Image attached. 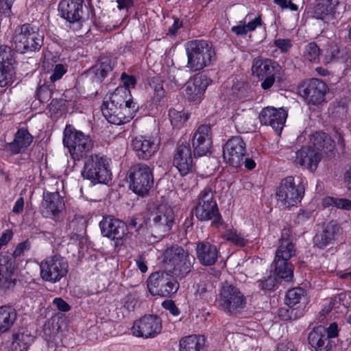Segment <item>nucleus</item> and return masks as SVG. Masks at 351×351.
<instances>
[{
    "mask_svg": "<svg viewBox=\"0 0 351 351\" xmlns=\"http://www.w3.org/2000/svg\"><path fill=\"white\" fill-rule=\"evenodd\" d=\"M14 64L10 47L0 45V86L4 87L14 81Z\"/></svg>",
    "mask_w": 351,
    "mask_h": 351,
    "instance_id": "18",
    "label": "nucleus"
},
{
    "mask_svg": "<svg viewBox=\"0 0 351 351\" xmlns=\"http://www.w3.org/2000/svg\"><path fill=\"white\" fill-rule=\"evenodd\" d=\"M23 206H24L23 198L20 197L16 201V202L13 206L12 211L16 214L20 213L23 211Z\"/></svg>",
    "mask_w": 351,
    "mask_h": 351,
    "instance_id": "60",
    "label": "nucleus"
},
{
    "mask_svg": "<svg viewBox=\"0 0 351 351\" xmlns=\"http://www.w3.org/2000/svg\"><path fill=\"white\" fill-rule=\"evenodd\" d=\"M214 195L211 189L206 188L199 194V200L196 205L195 214L201 221L214 219L215 224L221 223L217 204L214 200Z\"/></svg>",
    "mask_w": 351,
    "mask_h": 351,
    "instance_id": "11",
    "label": "nucleus"
},
{
    "mask_svg": "<svg viewBox=\"0 0 351 351\" xmlns=\"http://www.w3.org/2000/svg\"><path fill=\"white\" fill-rule=\"evenodd\" d=\"M14 267L12 262L7 256L0 257V286L3 289H9L14 284L12 278Z\"/></svg>",
    "mask_w": 351,
    "mask_h": 351,
    "instance_id": "31",
    "label": "nucleus"
},
{
    "mask_svg": "<svg viewBox=\"0 0 351 351\" xmlns=\"http://www.w3.org/2000/svg\"><path fill=\"white\" fill-rule=\"evenodd\" d=\"M162 329L160 318L154 315H144L136 320L131 328L133 335L144 339L154 338Z\"/></svg>",
    "mask_w": 351,
    "mask_h": 351,
    "instance_id": "15",
    "label": "nucleus"
},
{
    "mask_svg": "<svg viewBox=\"0 0 351 351\" xmlns=\"http://www.w3.org/2000/svg\"><path fill=\"white\" fill-rule=\"evenodd\" d=\"M232 30L237 35H244L249 32L245 23H244L243 24H239L237 26L232 27Z\"/></svg>",
    "mask_w": 351,
    "mask_h": 351,
    "instance_id": "57",
    "label": "nucleus"
},
{
    "mask_svg": "<svg viewBox=\"0 0 351 351\" xmlns=\"http://www.w3.org/2000/svg\"><path fill=\"white\" fill-rule=\"evenodd\" d=\"M274 1L282 9L289 8L292 11H296L298 9V5L291 3L290 0H274Z\"/></svg>",
    "mask_w": 351,
    "mask_h": 351,
    "instance_id": "52",
    "label": "nucleus"
},
{
    "mask_svg": "<svg viewBox=\"0 0 351 351\" xmlns=\"http://www.w3.org/2000/svg\"><path fill=\"white\" fill-rule=\"evenodd\" d=\"M278 279L275 275L270 274L267 278L258 282V287L263 290L271 291L275 288Z\"/></svg>",
    "mask_w": 351,
    "mask_h": 351,
    "instance_id": "49",
    "label": "nucleus"
},
{
    "mask_svg": "<svg viewBox=\"0 0 351 351\" xmlns=\"http://www.w3.org/2000/svg\"><path fill=\"white\" fill-rule=\"evenodd\" d=\"M304 186L301 182H295L293 176L283 178L276 189V196L278 204L284 208L296 206L304 195Z\"/></svg>",
    "mask_w": 351,
    "mask_h": 351,
    "instance_id": "6",
    "label": "nucleus"
},
{
    "mask_svg": "<svg viewBox=\"0 0 351 351\" xmlns=\"http://www.w3.org/2000/svg\"><path fill=\"white\" fill-rule=\"evenodd\" d=\"M232 119L235 123L236 127L241 129L250 123L251 121V118L245 110H241L240 112H236L232 115Z\"/></svg>",
    "mask_w": 351,
    "mask_h": 351,
    "instance_id": "47",
    "label": "nucleus"
},
{
    "mask_svg": "<svg viewBox=\"0 0 351 351\" xmlns=\"http://www.w3.org/2000/svg\"><path fill=\"white\" fill-rule=\"evenodd\" d=\"M328 88L327 85L318 79H311L299 86L298 92L308 104L319 105L325 101Z\"/></svg>",
    "mask_w": 351,
    "mask_h": 351,
    "instance_id": "16",
    "label": "nucleus"
},
{
    "mask_svg": "<svg viewBox=\"0 0 351 351\" xmlns=\"http://www.w3.org/2000/svg\"><path fill=\"white\" fill-rule=\"evenodd\" d=\"M217 302L223 311L235 314L245 307L246 299L239 288L224 282L220 288Z\"/></svg>",
    "mask_w": 351,
    "mask_h": 351,
    "instance_id": "7",
    "label": "nucleus"
},
{
    "mask_svg": "<svg viewBox=\"0 0 351 351\" xmlns=\"http://www.w3.org/2000/svg\"><path fill=\"white\" fill-rule=\"evenodd\" d=\"M81 173L84 178L95 184L107 182L111 176L108 159L98 155L90 156L85 160Z\"/></svg>",
    "mask_w": 351,
    "mask_h": 351,
    "instance_id": "8",
    "label": "nucleus"
},
{
    "mask_svg": "<svg viewBox=\"0 0 351 351\" xmlns=\"http://www.w3.org/2000/svg\"><path fill=\"white\" fill-rule=\"evenodd\" d=\"M17 317L16 310L10 306L0 307V334L9 330Z\"/></svg>",
    "mask_w": 351,
    "mask_h": 351,
    "instance_id": "35",
    "label": "nucleus"
},
{
    "mask_svg": "<svg viewBox=\"0 0 351 351\" xmlns=\"http://www.w3.org/2000/svg\"><path fill=\"white\" fill-rule=\"evenodd\" d=\"M83 8L82 0H62L58 5V11L62 18L69 23H75L82 18Z\"/></svg>",
    "mask_w": 351,
    "mask_h": 351,
    "instance_id": "25",
    "label": "nucleus"
},
{
    "mask_svg": "<svg viewBox=\"0 0 351 351\" xmlns=\"http://www.w3.org/2000/svg\"><path fill=\"white\" fill-rule=\"evenodd\" d=\"M30 247V243L29 241H26L25 242L19 243L15 250H14V254L16 256H19L21 254H22L24 251L29 250Z\"/></svg>",
    "mask_w": 351,
    "mask_h": 351,
    "instance_id": "56",
    "label": "nucleus"
},
{
    "mask_svg": "<svg viewBox=\"0 0 351 351\" xmlns=\"http://www.w3.org/2000/svg\"><path fill=\"white\" fill-rule=\"evenodd\" d=\"M130 189L139 195L147 194L154 183L152 171L144 164L136 165L130 169Z\"/></svg>",
    "mask_w": 351,
    "mask_h": 351,
    "instance_id": "12",
    "label": "nucleus"
},
{
    "mask_svg": "<svg viewBox=\"0 0 351 351\" xmlns=\"http://www.w3.org/2000/svg\"><path fill=\"white\" fill-rule=\"evenodd\" d=\"M160 139L156 136H138L132 141V146L140 159L147 160L159 149Z\"/></svg>",
    "mask_w": 351,
    "mask_h": 351,
    "instance_id": "19",
    "label": "nucleus"
},
{
    "mask_svg": "<svg viewBox=\"0 0 351 351\" xmlns=\"http://www.w3.org/2000/svg\"><path fill=\"white\" fill-rule=\"evenodd\" d=\"M136 264L142 273H145L147 271V262L145 256H139L136 259Z\"/></svg>",
    "mask_w": 351,
    "mask_h": 351,
    "instance_id": "55",
    "label": "nucleus"
},
{
    "mask_svg": "<svg viewBox=\"0 0 351 351\" xmlns=\"http://www.w3.org/2000/svg\"><path fill=\"white\" fill-rule=\"evenodd\" d=\"M279 65L274 61L258 57L254 59L252 65L253 75L263 80L261 87L264 90L269 89L275 82V76L278 71Z\"/></svg>",
    "mask_w": 351,
    "mask_h": 351,
    "instance_id": "13",
    "label": "nucleus"
},
{
    "mask_svg": "<svg viewBox=\"0 0 351 351\" xmlns=\"http://www.w3.org/2000/svg\"><path fill=\"white\" fill-rule=\"evenodd\" d=\"M326 330L322 327H317L308 335V341L316 351H328V339L325 335Z\"/></svg>",
    "mask_w": 351,
    "mask_h": 351,
    "instance_id": "34",
    "label": "nucleus"
},
{
    "mask_svg": "<svg viewBox=\"0 0 351 351\" xmlns=\"http://www.w3.org/2000/svg\"><path fill=\"white\" fill-rule=\"evenodd\" d=\"M174 215L171 208L166 206H160L158 210L152 214V221L156 226L161 227L163 232H168L173 222Z\"/></svg>",
    "mask_w": 351,
    "mask_h": 351,
    "instance_id": "30",
    "label": "nucleus"
},
{
    "mask_svg": "<svg viewBox=\"0 0 351 351\" xmlns=\"http://www.w3.org/2000/svg\"><path fill=\"white\" fill-rule=\"evenodd\" d=\"M211 129L209 125H202L195 132L192 145L195 154L198 156H205L212 147Z\"/></svg>",
    "mask_w": 351,
    "mask_h": 351,
    "instance_id": "23",
    "label": "nucleus"
},
{
    "mask_svg": "<svg viewBox=\"0 0 351 351\" xmlns=\"http://www.w3.org/2000/svg\"><path fill=\"white\" fill-rule=\"evenodd\" d=\"M99 226L103 236L111 239H123L126 234L125 223L110 216L104 217Z\"/></svg>",
    "mask_w": 351,
    "mask_h": 351,
    "instance_id": "24",
    "label": "nucleus"
},
{
    "mask_svg": "<svg viewBox=\"0 0 351 351\" xmlns=\"http://www.w3.org/2000/svg\"><path fill=\"white\" fill-rule=\"evenodd\" d=\"M278 351H296L294 345L292 343H281L278 348Z\"/></svg>",
    "mask_w": 351,
    "mask_h": 351,
    "instance_id": "61",
    "label": "nucleus"
},
{
    "mask_svg": "<svg viewBox=\"0 0 351 351\" xmlns=\"http://www.w3.org/2000/svg\"><path fill=\"white\" fill-rule=\"evenodd\" d=\"M327 333V338H333L337 336L338 330L337 325L335 323L331 324L326 331Z\"/></svg>",
    "mask_w": 351,
    "mask_h": 351,
    "instance_id": "59",
    "label": "nucleus"
},
{
    "mask_svg": "<svg viewBox=\"0 0 351 351\" xmlns=\"http://www.w3.org/2000/svg\"><path fill=\"white\" fill-rule=\"evenodd\" d=\"M32 341L33 337L27 332H18L13 335V341L10 347V351H27Z\"/></svg>",
    "mask_w": 351,
    "mask_h": 351,
    "instance_id": "39",
    "label": "nucleus"
},
{
    "mask_svg": "<svg viewBox=\"0 0 351 351\" xmlns=\"http://www.w3.org/2000/svg\"><path fill=\"white\" fill-rule=\"evenodd\" d=\"M322 203L325 207L334 206L337 208L347 210L351 208V201L344 198L326 197L323 199Z\"/></svg>",
    "mask_w": 351,
    "mask_h": 351,
    "instance_id": "42",
    "label": "nucleus"
},
{
    "mask_svg": "<svg viewBox=\"0 0 351 351\" xmlns=\"http://www.w3.org/2000/svg\"><path fill=\"white\" fill-rule=\"evenodd\" d=\"M186 67L191 71H199L209 66L216 58L213 45L208 41L192 40L185 45Z\"/></svg>",
    "mask_w": 351,
    "mask_h": 351,
    "instance_id": "2",
    "label": "nucleus"
},
{
    "mask_svg": "<svg viewBox=\"0 0 351 351\" xmlns=\"http://www.w3.org/2000/svg\"><path fill=\"white\" fill-rule=\"evenodd\" d=\"M322 158L321 152L311 145L303 146L295 152L294 162L311 171L317 169Z\"/></svg>",
    "mask_w": 351,
    "mask_h": 351,
    "instance_id": "22",
    "label": "nucleus"
},
{
    "mask_svg": "<svg viewBox=\"0 0 351 351\" xmlns=\"http://www.w3.org/2000/svg\"><path fill=\"white\" fill-rule=\"evenodd\" d=\"M210 83V80L202 73L191 77L185 84V95L187 99L195 104L200 103Z\"/></svg>",
    "mask_w": 351,
    "mask_h": 351,
    "instance_id": "17",
    "label": "nucleus"
},
{
    "mask_svg": "<svg viewBox=\"0 0 351 351\" xmlns=\"http://www.w3.org/2000/svg\"><path fill=\"white\" fill-rule=\"evenodd\" d=\"M170 122L173 128H180L188 119V115L182 111L171 109L169 112Z\"/></svg>",
    "mask_w": 351,
    "mask_h": 351,
    "instance_id": "45",
    "label": "nucleus"
},
{
    "mask_svg": "<svg viewBox=\"0 0 351 351\" xmlns=\"http://www.w3.org/2000/svg\"><path fill=\"white\" fill-rule=\"evenodd\" d=\"M44 35L39 28L24 24L15 31L12 47L20 53L38 51L43 44Z\"/></svg>",
    "mask_w": 351,
    "mask_h": 351,
    "instance_id": "3",
    "label": "nucleus"
},
{
    "mask_svg": "<svg viewBox=\"0 0 351 351\" xmlns=\"http://www.w3.org/2000/svg\"><path fill=\"white\" fill-rule=\"evenodd\" d=\"M218 254L217 247L208 241H202L197 243V258L203 265H214L218 258Z\"/></svg>",
    "mask_w": 351,
    "mask_h": 351,
    "instance_id": "27",
    "label": "nucleus"
},
{
    "mask_svg": "<svg viewBox=\"0 0 351 351\" xmlns=\"http://www.w3.org/2000/svg\"><path fill=\"white\" fill-rule=\"evenodd\" d=\"M274 44L282 53L287 52L292 47L291 40L288 38L276 39L274 40Z\"/></svg>",
    "mask_w": 351,
    "mask_h": 351,
    "instance_id": "50",
    "label": "nucleus"
},
{
    "mask_svg": "<svg viewBox=\"0 0 351 351\" xmlns=\"http://www.w3.org/2000/svg\"><path fill=\"white\" fill-rule=\"evenodd\" d=\"M53 303L61 311L66 312L70 310L69 305L60 298H55Z\"/></svg>",
    "mask_w": 351,
    "mask_h": 351,
    "instance_id": "54",
    "label": "nucleus"
},
{
    "mask_svg": "<svg viewBox=\"0 0 351 351\" xmlns=\"http://www.w3.org/2000/svg\"><path fill=\"white\" fill-rule=\"evenodd\" d=\"M65 212V204L59 193H44L40 206V213L44 217L60 221L63 219Z\"/></svg>",
    "mask_w": 351,
    "mask_h": 351,
    "instance_id": "14",
    "label": "nucleus"
},
{
    "mask_svg": "<svg viewBox=\"0 0 351 351\" xmlns=\"http://www.w3.org/2000/svg\"><path fill=\"white\" fill-rule=\"evenodd\" d=\"M191 150L188 145H180L173 158V165L182 176L188 174L193 167Z\"/></svg>",
    "mask_w": 351,
    "mask_h": 351,
    "instance_id": "26",
    "label": "nucleus"
},
{
    "mask_svg": "<svg viewBox=\"0 0 351 351\" xmlns=\"http://www.w3.org/2000/svg\"><path fill=\"white\" fill-rule=\"evenodd\" d=\"M193 260L187 251L178 246L171 247L164 253L166 269L179 278H184L191 271Z\"/></svg>",
    "mask_w": 351,
    "mask_h": 351,
    "instance_id": "5",
    "label": "nucleus"
},
{
    "mask_svg": "<svg viewBox=\"0 0 351 351\" xmlns=\"http://www.w3.org/2000/svg\"><path fill=\"white\" fill-rule=\"evenodd\" d=\"M64 145L74 160H80L85 157L93 147L90 136L76 130L72 125H66L64 130Z\"/></svg>",
    "mask_w": 351,
    "mask_h": 351,
    "instance_id": "4",
    "label": "nucleus"
},
{
    "mask_svg": "<svg viewBox=\"0 0 351 351\" xmlns=\"http://www.w3.org/2000/svg\"><path fill=\"white\" fill-rule=\"evenodd\" d=\"M52 73L49 77L51 82L59 80L67 71V65L63 64H56L53 66Z\"/></svg>",
    "mask_w": 351,
    "mask_h": 351,
    "instance_id": "48",
    "label": "nucleus"
},
{
    "mask_svg": "<svg viewBox=\"0 0 351 351\" xmlns=\"http://www.w3.org/2000/svg\"><path fill=\"white\" fill-rule=\"evenodd\" d=\"M221 237L238 246H244L248 241L243 234L232 228H228L223 231Z\"/></svg>",
    "mask_w": 351,
    "mask_h": 351,
    "instance_id": "40",
    "label": "nucleus"
},
{
    "mask_svg": "<svg viewBox=\"0 0 351 351\" xmlns=\"http://www.w3.org/2000/svg\"><path fill=\"white\" fill-rule=\"evenodd\" d=\"M295 254V245L292 239L289 238V230H284L282 233V238L279 241V245L276 252L274 260L288 261Z\"/></svg>",
    "mask_w": 351,
    "mask_h": 351,
    "instance_id": "28",
    "label": "nucleus"
},
{
    "mask_svg": "<svg viewBox=\"0 0 351 351\" xmlns=\"http://www.w3.org/2000/svg\"><path fill=\"white\" fill-rule=\"evenodd\" d=\"M243 22L245 23L249 32L254 31L257 27H260L262 25L261 15L253 13L247 14L243 19Z\"/></svg>",
    "mask_w": 351,
    "mask_h": 351,
    "instance_id": "46",
    "label": "nucleus"
},
{
    "mask_svg": "<svg viewBox=\"0 0 351 351\" xmlns=\"http://www.w3.org/2000/svg\"><path fill=\"white\" fill-rule=\"evenodd\" d=\"M304 297V291L302 288H294L287 291L285 302L289 306H293L298 304Z\"/></svg>",
    "mask_w": 351,
    "mask_h": 351,
    "instance_id": "44",
    "label": "nucleus"
},
{
    "mask_svg": "<svg viewBox=\"0 0 351 351\" xmlns=\"http://www.w3.org/2000/svg\"><path fill=\"white\" fill-rule=\"evenodd\" d=\"M245 153V143L240 136L229 139L223 147V160L233 167L239 166Z\"/></svg>",
    "mask_w": 351,
    "mask_h": 351,
    "instance_id": "20",
    "label": "nucleus"
},
{
    "mask_svg": "<svg viewBox=\"0 0 351 351\" xmlns=\"http://www.w3.org/2000/svg\"><path fill=\"white\" fill-rule=\"evenodd\" d=\"M205 343V339L200 335H190L180 341V351H200Z\"/></svg>",
    "mask_w": 351,
    "mask_h": 351,
    "instance_id": "37",
    "label": "nucleus"
},
{
    "mask_svg": "<svg viewBox=\"0 0 351 351\" xmlns=\"http://www.w3.org/2000/svg\"><path fill=\"white\" fill-rule=\"evenodd\" d=\"M344 179H345L346 182L350 187L351 186V167L346 172Z\"/></svg>",
    "mask_w": 351,
    "mask_h": 351,
    "instance_id": "64",
    "label": "nucleus"
},
{
    "mask_svg": "<svg viewBox=\"0 0 351 351\" xmlns=\"http://www.w3.org/2000/svg\"><path fill=\"white\" fill-rule=\"evenodd\" d=\"M244 163H245V167L247 169H250V170L253 169L256 166L255 162L252 159H250V158L245 159Z\"/></svg>",
    "mask_w": 351,
    "mask_h": 351,
    "instance_id": "63",
    "label": "nucleus"
},
{
    "mask_svg": "<svg viewBox=\"0 0 351 351\" xmlns=\"http://www.w3.org/2000/svg\"><path fill=\"white\" fill-rule=\"evenodd\" d=\"M121 80L123 87H117L113 93H108L101 106L102 114L110 123L121 125L129 122L135 115L138 106L133 101L130 90L136 80L132 75L123 73Z\"/></svg>",
    "mask_w": 351,
    "mask_h": 351,
    "instance_id": "1",
    "label": "nucleus"
},
{
    "mask_svg": "<svg viewBox=\"0 0 351 351\" xmlns=\"http://www.w3.org/2000/svg\"><path fill=\"white\" fill-rule=\"evenodd\" d=\"M309 145L321 152L322 150L332 152L335 148V141L325 132H317L310 137Z\"/></svg>",
    "mask_w": 351,
    "mask_h": 351,
    "instance_id": "32",
    "label": "nucleus"
},
{
    "mask_svg": "<svg viewBox=\"0 0 351 351\" xmlns=\"http://www.w3.org/2000/svg\"><path fill=\"white\" fill-rule=\"evenodd\" d=\"M340 234V228L335 221H330L324 228L322 234L315 238L316 245L319 247H325L335 240Z\"/></svg>",
    "mask_w": 351,
    "mask_h": 351,
    "instance_id": "33",
    "label": "nucleus"
},
{
    "mask_svg": "<svg viewBox=\"0 0 351 351\" xmlns=\"http://www.w3.org/2000/svg\"><path fill=\"white\" fill-rule=\"evenodd\" d=\"M39 267L40 278L51 283L59 282L68 272L67 262L59 256L47 257L40 263Z\"/></svg>",
    "mask_w": 351,
    "mask_h": 351,
    "instance_id": "10",
    "label": "nucleus"
},
{
    "mask_svg": "<svg viewBox=\"0 0 351 351\" xmlns=\"http://www.w3.org/2000/svg\"><path fill=\"white\" fill-rule=\"evenodd\" d=\"M117 8L119 10H128L133 5V0H117Z\"/></svg>",
    "mask_w": 351,
    "mask_h": 351,
    "instance_id": "58",
    "label": "nucleus"
},
{
    "mask_svg": "<svg viewBox=\"0 0 351 351\" xmlns=\"http://www.w3.org/2000/svg\"><path fill=\"white\" fill-rule=\"evenodd\" d=\"M320 49L315 43H310L304 49L302 56L306 62L317 63L319 60Z\"/></svg>",
    "mask_w": 351,
    "mask_h": 351,
    "instance_id": "41",
    "label": "nucleus"
},
{
    "mask_svg": "<svg viewBox=\"0 0 351 351\" xmlns=\"http://www.w3.org/2000/svg\"><path fill=\"white\" fill-rule=\"evenodd\" d=\"M14 0H0V12L9 15L11 7Z\"/></svg>",
    "mask_w": 351,
    "mask_h": 351,
    "instance_id": "53",
    "label": "nucleus"
},
{
    "mask_svg": "<svg viewBox=\"0 0 351 351\" xmlns=\"http://www.w3.org/2000/svg\"><path fill=\"white\" fill-rule=\"evenodd\" d=\"M274 275L278 279H282L287 282L293 278V266L289 261L274 260Z\"/></svg>",
    "mask_w": 351,
    "mask_h": 351,
    "instance_id": "38",
    "label": "nucleus"
},
{
    "mask_svg": "<svg viewBox=\"0 0 351 351\" xmlns=\"http://www.w3.org/2000/svg\"><path fill=\"white\" fill-rule=\"evenodd\" d=\"M287 117V112L282 108H276L268 106L263 108L259 119L262 124L271 126L277 132H280Z\"/></svg>",
    "mask_w": 351,
    "mask_h": 351,
    "instance_id": "21",
    "label": "nucleus"
},
{
    "mask_svg": "<svg viewBox=\"0 0 351 351\" xmlns=\"http://www.w3.org/2000/svg\"><path fill=\"white\" fill-rule=\"evenodd\" d=\"M182 26V23L179 21L178 19H175L174 23L171 27H169L168 30V34L169 35H176L178 29Z\"/></svg>",
    "mask_w": 351,
    "mask_h": 351,
    "instance_id": "62",
    "label": "nucleus"
},
{
    "mask_svg": "<svg viewBox=\"0 0 351 351\" xmlns=\"http://www.w3.org/2000/svg\"><path fill=\"white\" fill-rule=\"evenodd\" d=\"M149 85L154 90L153 100L155 102H160L165 95V90L163 88L162 81L158 76L154 77Z\"/></svg>",
    "mask_w": 351,
    "mask_h": 351,
    "instance_id": "43",
    "label": "nucleus"
},
{
    "mask_svg": "<svg viewBox=\"0 0 351 351\" xmlns=\"http://www.w3.org/2000/svg\"><path fill=\"white\" fill-rule=\"evenodd\" d=\"M337 5V0H318L314 8V16L324 19L327 16L332 15Z\"/></svg>",
    "mask_w": 351,
    "mask_h": 351,
    "instance_id": "36",
    "label": "nucleus"
},
{
    "mask_svg": "<svg viewBox=\"0 0 351 351\" xmlns=\"http://www.w3.org/2000/svg\"><path fill=\"white\" fill-rule=\"evenodd\" d=\"M162 306L164 308L169 311V312L174 316H178L180 313V310L172 300L164 301L162 303Z\"/></svg>",
    "mask_w": 351,
    "mask_h": 351,
    "instance_id": "51",
    "label": "nucleus"
},
{
    "mask_svg": "<svg viewBox=\"0 0 351 351\" xmlns=\"http://www.w3.org/2000/svg\"><path fill=\"white\" fill-rule=\"evenodd\" d=\"M32 136L26 129H19L15 134L13 142L6 145V149L12 154L21 153L32 143Z\"/></svg>",
    "mask_w": 351,
    "mask_h": 351,
    "instance_id": "29",
    "label": "nucleus"
},
{
    "mask_svg": "<svg viewBox=\"0 0 351 351\" xmlns=\"http://www.w3.org/2000/svg\"><path fill=\"white\" fill-rule=\"evenodd\" d=\"M147 288L152 295L169 297L177 292L179 283L167 272L158 271L148 278Z\"/></svg>",
    "mask_w": 351,
    "mask_h": 351,
    "instance_id": "9",
    "label": "nucleus"
}]
</instances>
